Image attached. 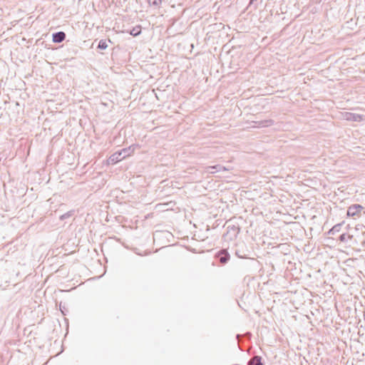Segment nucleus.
Returning a JSON list of instances; mask_svg holds the SVG:
<instances>
[{
	"label": "nucleus",
	"mask_w": 365,
	"mask_h": 365,
	"mask_svg": "<svg viewBox=\"0 0 365 365\" xmlns=\"http://www.w3.org/2000/svg\"><path fill=\"white\" fill-rule=\"evenodd\" d=\"M161 0H149L150 3H152L153 4H158L160 2Z\"/></svg>",
	"instance_id": "obj_15"
},
{
	"label": "nucleus",
	"mask_w": 365,
	"mask_h": 365,
	"mask_svg": "<svg viewBox=\"0 0 365 365\" xmlns=\"http://www.w3.org/2000/svg\"><path fill=\"white\" fill-rule=\"evenodd\" d=\"M65 38L66 34L62 31L53 34V41L55 43H60L63 41Z\"/></svg>",
	"instance_id": "obj_4"
},
{
	"label": "nucleus",
	"mask_w": 365,
	"mask_h": 365,
	"mask_svg": "<svg viewBox=\"0 0 365 365\" xmlns=\"http://www.w3.org/2000/svg\"><path fill=\"white\" fill-rule=\"evenodd\" d=\"M141 32V26H137L135 27H134L130 31V34L132 35V36H136L138 35H139Z\"/></svg>",
	"instance_id": "obj_9"
},
{
	"label": "nucleus",
	"mask_w": 365,
	"mask_h": 365,
	"mask_svg": "<svg viewBox=\"0 0 365 365\" xmlns=\"http://www.w3.org/2000/svg\"><path fill=\"white\" fill-rule=\"evenodd\" d=\"M346 234H342V235H340V237H339V240H340L341 242H344V241H346Z\"/></svg>",
	"instance_id": "obj_13"
},
{
	"label": "nucleus",
	"mask_w": 365,
	"mask_h": 365,
	"mask_svg": "<svg viewBox=\"0 0 365 365\" xmlns=\"http://www.w3.org/2000/svg\"><path fill=\"white\" fill-rule=\"evenodd\" d=\"M236 255L240 258H244V256L240 255L238 250L236 251Z\"/></svg>",
	"instance_id": "obj_16"
},
{
	"label": "nucleus",
	"mask_w": 365,
	"mask_h": 365,
	"mask_svg": "<svg viewBox=\"0 0 365 365\" xmlns=\"http://www.w3.org/2000/svg\"><path fill=\"white\" fill-rule=\"evenodd\" d=\"M341 225H342V223H339V224L335 225L334 226H333V227L331 230H329V234L334 235V234L340 232Z\"/></svg>",
	"instance_id": "obj_8"
},
{
	"label": "nucleus",
	"mask_w": 365,
	"mask_h": 365,
	"mask_svg": "<svg viewBox=\"0 0 365 365\" xmlns=\"http://www.w3.org/2000/svg\"><path fill=\"white\" fill-rule=\"evenodd\" d=\"M363 207L361 205L354 204L348 207L347 215L352 217H359L361 215Z\"/></svg>",
	"instance_id": "obj_1"
},
{
	"label": "nucleus",
	"mask_w": 365,
	"mask_h": 365,
	"mask_svg": "<svg viewBox=\"0 0 365 365\" xmlns=\"http://www.w3.org/2000/svg\"><path fill=\"white\" fill-rule=\"evenodd\" d=\"M121 153H118L112 155L108 159V164H115L119 161L121 160L120 158Z\"/></svg>",
	"instance_id": "obj_5"
},
{
	"label": "nucleus",
	"mask_w": 365,
	"mask_h": 365,
	"mask_svg": "<svg viewBox=\"0 0 365 365\" xmlns=\"http://www.w3.org/2000/svg\"><path fill=\"white\" fill-rule=\"evenodd\" d=\"M217 257L220 263L225 264L230 259V255L226 250H222L218 252Z\"/></svg>",
	"instance_id": "obj_3"
},
{
	"label": "nucleus",
	"mask_w": 365,
	"mask_h": 365,
	"mask_svg": "<svg viewBox=\"0 0 365 365\" xmlns=\"http://www.w3.org/2000/svg\"><path fill=\"white\" fill-rule=\"evenodd\" d=\"M257 0H250V4L253 3L254 1H256Z\"/></svg>",
	"instance_id": "obj_17"
},
{
	"label": "nucleus",
	"mask_w": 365,
	"mask_h": 365,
	"mask_svg": "<svg viewBox=\"0 0 365 365\" xmlns=\"http://www.w3.org/2000/svg\"><path fill=\"white\" fill-rule=\"evenodd\" d=\"M108 47V44L105 40L100 41L98 43V48L101 49H106Z\"/></svg>",
	"instance_id": "obj_11"
},
{
	"label": "nucleus",
	"mask_w": 365,
	"mask_h": 365,
	"mask_svg": "<svg viewBox=\"0 0 365 365\" xmlns=\"http://www.w3.org/2000/svg\"><path fill=\"white\" fill-rule=\"evenodd\" d=\"M212 166L206 167L205 172L207 173H210V174L215 173H216L215 169H210V168H212Z\"/></svg>",
	"instance_id": "obj_12"
},
{
	"label": "nucleus",
	"mask_w": 365,
	"mask_h": 365,
	"mask_svg": "<svg viewBox=\"0 0 365 365\" xmlns=\"http://www.w3.org/2000/svg\"><path fill=\"white\" fill-rule=\"evenodd\" d=\"M272 120H266L264 123H262V126H267V125H272Z\"/></svg>",
	"instance_id": "obj_14"
},
{
	"label": "nucleus",
	"mask_w": 365,
	"mask_h": 365,
	"mask_svg": "<svg viewBox=\"0 0 365 365\" xmlns=\"http://www.w3.org/2000/svg\"><path fill=\"white\" fill-rule=\"evenodd\" d=\"M240 232V228L238 226L232 225V226H228L227 227V233H231L234 237H236L238 233Z\"/></svg>",
	"instance_id": "obj_6"
},
{
	"label": "nucleus",
	"mask_w": 365,
	"mask_h": 365,
	"mask_svg": "<svg viewBox=\"0 0 365 365\" xmlns=\"http://www.w3.org/2000/svg\"><path fill=\"white\" fill-rule=\"evenodd\" d=\"M248 365H263L262 358L259 356L252 357L248 362Z\"/></svg>",
	"instance_id": "obj_7"
},
{
	"label": "nucleus",
	"mask_w": 365,
	"mask_h": 365,
	"mask_svg": "<svg viewBox=\"0 0 365 365\" xmlns=\"http://www.w3.org/2000/svg\"><path fill=\"white\" fill-rule=\"evenodd\" d=\"M348 237H349V238H351V237H352V236H351V235H349V236H348Z\"/></svg>",
	"instance_id": "obj_18"
},
{
	"label": "nucleus",
	"mask_w": 365,
	"mask_h": 365,
	"mask_svg": "<svg viewBox=\"0 0 365 365\" xmlns=\"http://www.w3.org/2000/svg\"><path fill=\"white\" fill-rule=\"evenodd\" d=\"M210 169H215L216 173L221 170H226V168L220 165H213Z\"/></svg>",
	"instance_id": "obj_10"
},
{
	"label": "nucleus",
	"mask_w": 365,
	"mask_h": 365,
	"mask_svg": "<svg viewBox=\"0 0 365 365\" xmlns=\"http://www.w3.org/2000/svg\"><path fill=\"white\" fill-rule=\"evenodd\" d=\"M344 119L349 121L360 122L365 120V116L357 113L345 112L342 113Z\"/></svg>",
	"instance_id": "obj_2"
}]
</instances>
